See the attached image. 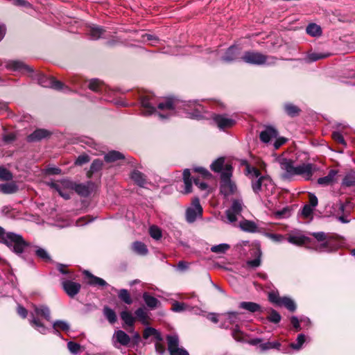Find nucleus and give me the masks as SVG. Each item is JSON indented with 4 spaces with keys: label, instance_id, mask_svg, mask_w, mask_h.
<instances>
[{
    "label": "nucleus",
    "instance_id": "1",
    "mask_svg": "<svg viewBox=\"0 0 355 355\" xmlns=\"http://www.w3.org/2000/svg\"><path fill=\"white\" fill-rule=\"evenodd\" d=\"M276 162L279 165L280 178L284 180H291L295 175H300L305 180H311L317 168L314 164L304 163L295 166L294 161L284 157H279Z\"/></svg>",
    "mask_w": 355,
    "mask_h": 355
},
{
    "label": "nucleus",
    "instance_id": "2",
    "mask_svg": "<svg viewBox=\"0 0 355 355\" xmlns=\"http://www.w3.org/2000/svg\"><path fill=\"white\" fill-rule=\"evenodd\" d=\"M155 101V98L150 96H144L141 98V104L144 115H150L156 112L161 119H166L175 114V110L178 107V101L172 98H166L158 103V110H156L154 106Z\"/></svg>",
    "mask_w": 355,
    "mask_h": 355
},
{
    "label": "nucleus",
    "instance_id": "3",
    "mask_svg": "<svg viewBox=\"0 0 355 355\" xmlns=\"http://www.w3.org/2000/svg\"><path fill=\"white\" fill-rule=\"evenodd\" d=\"M248 175L252 178V188L254 193L265 191L266 195L271 193L275 189L274 184L268 177L261 176L259 171L254 168L247 166Z\"/></svg>",
    "mask_w": 355,
    "mask_h": 355
},
{
    "label": "nucleus",
    "instance_id": "4",
    "mask_svg": "<svg viewBox=\"0 0 355 355\" xmlns=\"http://www.w3.org/2000/svg\"><path fill=\"white\" fill-rule=\"evenodd\" d=\"M0 242L10 248L12 247L13 252L17 254H21L25 248L29 245L21 235L6 232L1 227H0Z\"/></svg>",
    "mask_w": 355,
    "mask_h": 355
},
{
    "label": "nucleus",
    "instance_id": "5",
    "mask_svg": "<svg viewBox=\"0 0 355 355\" xmlns=\"http://www.w3.org/2000/svg\"><path fill=\"white\" fill-rule=\"evenodd\" d=\"M232 175V167L231 164L225 166L224 171L220 175L221 182L220 191L221 194L225 198H228L232 195L237 193V188L235 184L231 181L230 178Z\"/></svg>",
    "mask_w": 355,
    "mask_h": 355
},
{
    "label": "nucleus",
    "instance_id": "6",
    "mask_svg": "<svg viewBox=\"0 0 355 355\" xmlns=\"http://www.w3.org/2000/svg\"><path fill=\"white\" fill-rule=\"evenodd\" d=\"M241 59L245 63L254 65L274 64L277 60L275 57L266 55L258 51H246Z\"/></svg>",
    "mask_w": 355,
    "mask_h": 355
},
{
    "label": "nucleus",
    "instance_id": "7",
    "mask_svg": "<svg viewBox=\"0 0 355 355\" xmlns=\"http://www.w3.org/2000/svg\"><path fill=\"white\" fill-rule=\"evenodd\" d=\"M313 236L320 243L316 247V250L320 252H332L335 250L338 244L333 236L325 234L323 232H314Z\"/></svg>",
    "mask_w": 355,
    "mask_h": 355
},
{
    "label": "nucleus",
    "instance_id": "8",
    "mask_svg": "<svg viewBox=\"0 0 355 355\" xmlns=\"http://www.w3.org/2000/svg\"><path fill=\"white\" fill-rule=\"evenodd\" d=\"M5 67L8 70L27 73L31 77H33L34 72L33 69L31 66L26 64L20 60H7L5 62Z\"/></svg>",
    "mask_w": 355,
    "mask_h": 355
},
{
    "label": "nucleus",
    "instance_id": "9",
    "mask_svg": "<svg viewBox=\"0 0 355 355\" xmlns=\"http://www.w3.org/2000/svg\"><path fill=\"white\" fill-rule=\"evenodd\" d=\"M244 205L241 198L232 200V204L230 209L226 211V216L230 223L237 220V216L241 214Z\"/></svg>",
    "mask_w": 355,
    "mask_h": 355
},
{
    "label": "nucleus",
    "instance_id": "10",
    "mask_svg": "<svg viewBox=\"0 0 355 355\" xmlns=\"http://www.w3.org/2000/svg\"><path fill=\"white\" fill-rule=\"evenodd\" d=\"M166 340L168 342V349L171 355H189L186 349L179 347L178 336H168Z\"/></svg>",
    "mask_w": 355,
    "mask_h": 355
},
{
    "label": "nucleus",
    "instance_id": "11",
    "mask_svg": "<svg viewBox=\"0 0 355 355\" xmlns=\"http://www.w3.org/2000/svg\"><path fill=\"white\" fill-rule=\"evenodd\" d=\"M202 213V208L200 204V200L198 198L193 200L191 207L187 208L186 211V218L187 222H194L198 216H201Z\"/></svg>",
    "mask_w": 355,
    "mask_h": 355
},
{
    "label": "nucleus",
    "instance_id": "12",
    "mask_svg": "<svg viewBox=\"0 0 355 355\" xmlns=\"http://www.w3.org/2000/svg\"><path fill=\"white\" fill-rule=\"evenodd\" d=\"M37 82L44 87L53 88L56 90H61L64 85L62 83L55 80L53 77H48L44 74H37Z\"/></svg>",
    "mask_w": 355,
    "mask_h": 355
},
{
    "label": "nucleus",
    "instance_id": "13",
    "mask_svg": "<svg viewBox=\"0 0 355 355\" xmlns=\"http://www.w3.org/2000/svg\"><path fill=\"white\" fill-rule=\"evenodd\" d=\"M61 284L65 293L71 297H73L75 295H76L79 293L81 288V286L79 283L74 282L64 278L61 279Z\"/></svg>",
    "mask_w": 355,
    "mask_h": 355
},
{
    "label": "nucleus",
    "instance_id": "14",
    "mask_svg": "<svg viewBox=\"0 0 355 355\" xmlns=\"http://www.w3.org/2000/svg\"><path fill=\"white\" fill-rule=\"evenodd\" d=\"M287 241L293 245H302L309 241V238L305 236L302 232L299 230H293L287 234Z\"/></svg>",
    "mask_w": 355,
    "mask_h": 355
},
{
    "label": "nucleus",
    "instance_id": "15",
    "mask_svg": "<svg viewBox=\"0 0 355 355\" xmlns=\"http://www.w3.org/2000/svg\"><path fill=\"white\" fill-rule=\"evenodd\" d=\"M213 119L221 130L231 128L235 124V121L226 115H215Z\"/></svg>",
    "mask_w": 355,
    "mask_h": 355
},
{
    "label": "nucleus",
    "instance_id": "16",
    "mask_svg": "<svg viewBox=\"0 0 355 355\" xmlns=\"http://www.w3.org/2000/svg\"><path fill=\"white\" fill-rule=\"evenodd\" d=\"M33 311L31 313V319L37 318V317L40 316L48 321L51 320L50 310L47 306L44 305H33Z\"/></svg>",
    "mask_w": 355,
    "mask_h": 355
},
{
    "label": "nucleus",
    "instance_id": "17",
    "mask_svg": "<svg viewBox=\"0 0 355 355\" xmlns=\"http://www.w3.org/2000/svg\"><path fill=\"white\" fill-rule=\"evenodd\" d=\"M106 32L105 29L94 24L89 26L87 29V34L92 40H94L101 37H105L107 36Z\"/></svg>",
    "mask_w": 355,
    "mask_h": 355
},
{
    "label": "nucleus",
    "instance_id": "18",
    "mask_svg": "<svg viewBox=\"0 0 355 355\" xmlns=\"http://www.w3.org/2000/svg\"><path fill=\"white\" fill-rule=\"evenodd\" d=\"M278 132L276 129L272 127H267L264 130L261 131L259 137L262 142L268 143L270 140L277 138Z\"/></svg>",
    "mask_w": 355,
    "mask_h": 355
},
{
    "label": "nucleus",
    "instance_id": "19",
    "mask_svg": "<svg viewBox=\"0 0 355 355\" xmlns=\"http://www.w3.org/2000/svg\"><path fill=\"white\" fill-rule=\"evenodd\" d=\"M92 187L93 183L91 182H88L87 184H76L73 189L79 195L83 196H87L91 193Z\"/></svg>",
    "mask_w": 355,
    "mask_h": 355
},
{
    "label": "nucleus",
    "instance_id": "20",
    "mask_svg": "<svg viewBox=\"0 0 355 355\" xmlns=\"http://www.w3.org/2000/svg\"><path fill=\"white\" fill-rule=\"evenodd\" d=\"M336 171L331 170L327 176L320 178L318 180V183L322 186H328L333 184L336 182Z\"/></svg>",
    "mask_w": 355,
    "mask_h": 355
},
{
    "label": "nucleus",
    "instance_id": "21",
    "mask_svg": "<svg viewBox=\"0 0 355 355\" xmlns=\"http://www.w3.org/2000/svg\"><path fill=\"white\" fill-rule=\"evenodd\" d=\"M49 132L44 129H37L28 137V141H37L47 137Z\"/></svg>",
    "mask_w": 355,
    "mask_h": 355
},
{
    "label": "nucleus",
    "instance_id": "22",
    "mask_svg": "<svg viewBox=\"0 0 355 355\" xmlns=\"http://www.w3.org/2000/svg\"><path fill=\"white\" fill-rule=\"evenodd\" d=\"M229 164L228 163H225V158L224 157H219L217 159H216L213 163L211 164L210 168L211 169L215 172V173H222L224 171L225 166Z\"/></svg>",
    "mask_w": 355,
    "mask_h": 355
},
{
    "label": "nucleus",
    "instance_id": "23",
    "mask_svg": "<svg viewBox=\"0 0 355 355\" xmlns=\"http://www.w3.org/2000/svg\"><path fill=\"white\" fill-rule=\"evenodd\" d=\"M114 338L121 345H127L130 341V336L122 330L116 331L114 334Z\"/></svg>",
    "mask_w": 355,
    "mask_h": 355
},
{
    "label": "nucleus",
    "instance_id": "24",
    "mask_svg": "<svg viewBox=\"0 0 355 355\" xmlns=\"http://www.w3.org/2000/svg\"><path fill=\"white\" fill-rule=\"evenodd\" d=\"M239 54V49L236 46L230 47L223 57V60L225 62H230L236 59Z\"/></svg>",
    "mask_w": 355,
    "mask_h": 355
},
{
    "label": "nucleus",
    "instance_id": "25",
    "mask_svg": "<svg viewBox=\"0 0 355 355\" xmlns=\"http://www.w3.org/2000/svg\"><path fill=\"white\" fill-rule=\"evenodd\" d=\"M105 162L110 163L119 159H123L125 156L119 151L112 150L108 152L104 157Z\"/></svg>",
    "mask_w": 355,
    "mask_h": 355
},
{
    "label": "nucleus",
    "instance_id": "26",
    "mask_svg": "<svg viewBox=\"0 0 355 355\" xmlns=\"http://www.w3.org/2000/svg\"><path fill=\"white\" fill-rule=\"evenodd\" d=\"M86 275L89 278L88 281V284L92 286H105L107 285V282L98 277H96L89 272H85Z\"/></svg>",
    "mask_w": 355,
    "mask_h": 355
},
{
    "label": "nucleus",
    "instance_id": "27",
    "mask_svg": "<svg viewBox=\"0 0 355 355\" xmlns=\"http://www.w3.org/2000/svg\"><path fill=\"white\" fill-rule=\"evenodd\" d=\"M239 307L252 313L259 311L261 309V307L258 304L252 302H241Z\"/></svg>",
    "mask_w": 355,
    "mask_h": 355
},
{
    "label": "nucleus",
    "instance_id": "28",
    "mask_svg": "<svg viewBox=\"0 0 355 355\" xmlns=\"http://www.w3.org/2000/svg\"><path fill=\"white\" fill-rule=\"evenodd\" d=\"M132 180L139 186L144 187L146 182L144 175L138 171H134L131 174Z\"/></svg>",
    "mask_w": 355,
    "mask_h": 355
},
{
    "label": "nucleus",
    "instance_id": "29",
    "mask_svg": "<svg viewBox=\"0 0 355 355\" xmlns=\"http://www.w3.org/2000/svg\"><path fill=\"white\" fill-rule=\"evenodd\" d=\"M132 248L134 252L140 255H146L148 253L146 245L140 241L134 242Z\"/></svg>",
    "mask_w": 355,
    "mask_h": 355
},
{
    "label": "nucleus",
    "instance_id": "30",
    "mask_svg": "<svg viewBox=\"0 0 355 355\" xmlns=\"http://www.w3.org/2000/svg\"><path fill=\"white\" fill-rule=\"evenodd\" d=\"M190 176L191 173L189 169H185L183 171V180L185 185V193H189L191 191L192 181Z\"/></svg>",
    "mask_w": 355,
    "mask_h": 355
},
{
    "label": "nucleus",
    "instance_id": "31",
    "mask_svg": "<svg viewBox=\"0 0 355 355\" xmlns=\"http://www.w3.org/2000/svg\"><path fill=\"white\" fill-rule=\"evenodd\" d=\"M143 299L146 305L150 309L156 308L158 304L159 303V300L157 298L150 295L148 293H144Z\"/></svg>",
    "mask_w": 355,
    "mask_h": 355
},
{
    "label": "nucleus",
    "instance_id": "32",
    "mask_svg": "<svg viewBox=\"0 0 355 355\" xmlns=\"http://www.w3.org/2000/svg\"><path fill=\"white\" fill-rule=\"evenodd\" d=\"M1 192L6 194H10L17 192L18 187L13 182L1 184Z\"/></svg>",
    "mask_w": 355,
    "mask_h": 355
},
{
    "label": "nucleus",
    "instance_id": "33",
    "mask_svg": "<svg viewBox=\"0 0 355 355\" xmlns=\"http://www.w3.org/2000/svg\"><path fill=\"white\" fill-rule=\"evenodd\" d=\"M53 328L54 329L55 332H58V329L67 332L70 329V326L66 321L56 320L53 324Z\"/></svg>",
    "mask_w": 355,
    "mask_h": 355
},
{
    "label": "nucleus",
    "instance_id": "34",
    "mask_svg": "<svg viewBox=\"0 0 355 355\" xmlns=\"http://www.w3.org/2000/svg\"><path fill=\"white\" fill-rule=\"evenodd\" d=\"M306 33L311 36L317 37L321 35L322 30L320 26L311 24L306 27Z\"/></svg>",
    "mask_w": 355,
    "mask_h": 355
},
{
    "label": "nucleus",
    "instance_id": "35",
    "mask_svg": "<svg viewBox=\"0 0 355 355\" xmlns=\"http://www.w3.org/2000/svg\"><path fill=\"white\" fill-rule=\"evenodd\" d=\"M30 322L41 334H46L47 333L48 329L37 318L31 319Z\"/></svg>",
    "mask_w": 355,
    "mask_h": 355
},
{
    "label": "nucleus",
    "instance_id": "36",
    "mask_svg": "<svg viewBox=\"0 0 355 355\" xmlns=\"http://www.w3.org/2000/svg\"><path fill=\"white\" fill-rule=\"evenodd\" d=\"M103 166V162L100 159H95L93 161L89 171L87 172V175L88 178H91L94 173H96L101 169Z\"/></svg>",
    "mask_w": 355,
    "mask_h": 355
},
{
    "label": "nucleus",
    "instance_id": "37",
    "mask_svg": "<svg viewBox=\"0 0 355 355\" xmlns=\"http://www.w3.org/2000/svg\"><path fill=\"white\" fill-rule=\"evenodd\" d=\"M49 184L51 188L55 189L58 192L59 195L60 196H62L63 198H64V199L70 198L69 192L65 191V189H63L61 187V186L60 184H58V183L51 182Z\"/></svg>",
    "mask_w": 355,
    "mask_h": 355
},
{
    "label": "nucleus",
    "instance_id": "38",
    "mask_svg": "<svg viewBox=\"0 0 355 355\" xmlns=\"http://www.w3.org/2000/svg\"><path fill=\"white\" fill-rule=\"evenodd\" d=\"M240 227L243 231L254 232L256 231L257 227L256 224L250 220H244L240 223Z\"/></svg>",
    "mask_w": 355,
    "mask_h": 355
},
{
    "label": "nucleus",
    "instance_id": "39",
    "mask_svg": "<svg viewBox=\"0 0 355 355\" xmlns=\"http://www.w3.org/2000/svg\"><path fill=\"white\" fill-rule=\"evenodd\" d=\"M103 314L107 320L113 324L116 320V315L115 312L108 306H105L103 309Z\"/></svg>",
    "mask_w": 355,
    "mask_h": 355
},
{
    "label": "nucleus",
    "instance_id": "40",
    "mask_svg": "<svg viewBox=\"0 0 355 355\" xmlns=\"http://www.w3.org/2000/svg\"><path fill=\"white\" fill-rule=\"evenodd\" d=\"M279 306H284L291 311H294L296 306L293 300L287 297H282L280 304Z\"/></svg>",
    "mask_w": 355,
    "mask_h": 355
},
{
    "label": "nucleus",
    "instance_id": "41",
    "mask_svg": "<svg viewBox=\"0 0 355 355\" xmlns=\"http://www.w3.org/2000/svg\"><path fill=\"white\" fill-rule=\"evenodd\" d=\"M151 336H155V337L159 341H162V338L161 337V335L154 328L148 327L146 328L144 331L143 336L144 338H148Z\"/></svg>",
    "mask_w": 355,
    "mask_h": 355
},
{
    "label": "nucleus",
    "instance_id": "42",
    "mask_svg": "<svg viewBox=\"0 0 355 355\" xmlns=\"http://www.w3.org/2000/svg\"><path fill=\"white\" fill-rule=\"evenodd\" d=\"M118 296L121 301L127 304H131L132 303L130 293L126 289H121L118 293Z\"/></svg>",
    "mask_w": 355,
    "mask_h": 355
},
{
    "label": "nucleus",
    "instance_id": "43",
    "mask_svg": "<svg viewBox=\"0 0 355 355\" xmlns=\"http://www.w3.org/2000/svg\"><path fill=\"white\" fill-rule=\"evenodd\" d=\"M103 85L98 79H92L89 81V88L94 92H101Z\"/></svg>",
    "mask_w": 355,
    "mask_h": 355
},
{
    "label": "nucleus",
    "instance_id": "44",
    "mask_svg": "<svg viewBox=\"0 0 355 355\" xmlns=\"http://www.w3.org/2000/svg\"><path fill=\"white\" fill-rule=\"evenodd\" d=\"M121 318L124 321V322L128 325L132 327L135 322V318L131 314V313L124 311L121 313Z\"/></svg>",
    "mask_w": 355,
    "mask_h": 355
},
{
    "label": "nucleus",
    "instance_id": "45",
    "mask_svg": "<svg viewBox=\"0 0 355 355\" xmlns=\"http://www.w3.org/2000/svg\"><path fill=\"white\" fill-rule=\"evenodd\" d=\"M284 110H285L286 112L291 116L297 115L300 112V109L297 106H295L291 103L285 104Z\"/></svg>",
    "mask_w": 355,
    "mask_h": 355
},
{
    "label": "nucleus",
    "instance_id": "46",
    "mask_svg": "<svg viewBox=\"0 0 355 355\" xmlns=\"http://www.w3.org/2000/svg\"><path fill=\"white\" fill-rule=\"evenodd\" d=\"M329 55V53H309L307 56V60L309 62H315L320 59H323L327 58Z\"/></svg>",
    "mask_w": 355,
    "mask_h": 355
},
{
    "label": "nucleus",
    "instance_id": "47",
    "mask_svg": "<svg viewBox=\"0 0 355 355\" xmlns=\"http://www.w3.org/2000/svg\"><path fill=\"white\" fill-rule=\"evenodd\" d=\"M230 245L226 243H221L219 245H214L211 248V251L215 253H225L229 250Z\"/></svg>",
    "mask_w": 355,
    "mask_h": 355
},
{
    "label": "nucleus",
    "instance_id": "48",
    "mask_svg": "<svg viewBox=\"0 0 355 355\" xmlns=\"http://www.w3.org/2000/svg\"><path fill=\"white\" fill-rule=\"evenodd\" d=\"M226 319L228 320L230 324H236L240 321L239 313L237 312H230L226 315Z\"/></svg>",
    "mask_w": 355,
    "mask_h": 355
},
{
    "label": "nucleus",
    "instance_id": "49",
    "mask_svg": "<svg viewBox=\"0 0 355 355\" xmlns=\"http://www.w3.org/2000/svg\"><path fill=\"white\" fill-rule=\"evenodd\" d=\"M304 342H305L304 335L300 334V335H298V336L297 338L296 343H291V347L295 350H299L301 349V347Z\"/></svg>",
    "mask_w": 355,
    "mask_h": 355
},
{
    "label": "nucleus",
    "instance_id": "50",
    "mask_svg": "<svg viewBox=\"0 0 355 355\" xmlns=\"http://www.w3.org/2000/svg\"><path fill=\"white\" fill-rule=\"evenodd\" d=\"M36 255L44 261H50L51 257L47 251L43 248H38L35 252Z\"/></svg>",
    "mask_w": 355,
    "mask_h": 355
},
{
    "label": "nucleus",
    "instance_id": "51",
    "mask_svg": "<svg viewBox=\"0 0 355 355\" xmlns=\"http://www.w3.org/2000/svg\"><path fill=\"white\" fill-rule=\"evenodd\" d=\"M189 306L183 302H175L173 304L172 310L175 312H181L188 310Z\"/></svg>",
    "mask_w": 355,
    "mask_h": 355
},
{
    "label": "nucleus",
    "instance_id": "52",
    "mask_svg": "<svg viewBox=\"0 0 355 355\" xmlns=\"http://www.w3.org/2000/svg\"><path fill=\"white\" fill-rule=\"evenodd\" d=\"M149 232L150 236L156 240H159L162 237V232L157 226H151Z\"/></svg>",
    "mask_w": 355,
    "mask_h": 355
},
{
    "label": "nucleus",
    "instance_id": "53",
    "mask_svg": "<svg viewBox=\"0 0 355 355\" xmlns=\"http://www.w3.org/2000/svg\"><path fill=\"white\" fill-rule=\"evenodd\" d=\"M12 179V173L6 168L3 167H0V180L8 181Z\"/></svg>",
    "mask_w": 355,
    "mask_h": 355
},
{
    "label": "nucleus",
    "instance_id": "54",
    "mask_svg": "<svg viewBox=\"0 0 355 355\" xmlns=\"http://www.w3.org/2000/svg\"><path fill=\"white\" fill-rule=\"evenodd\" d=\"M257 253L258 254L257 257L255 259L247 261V265L248 266H251L252 268H257V267L260 266V264H261V252L258 249L257 250Z\"/></svg>",
    "mask_w": 355,
    "mask_h": 355
},
{
    "label": "nucleus",
    "instance_id": "55",
    "mask_svg": "<svg viewBox=\"0 0 355 355\" xmlns=\"http://www.w3.org/2000/svg\"><path fill=\"white\" fill-rule=\"evenodd\" d=\"M274 215L277 218H287L290 216V209L288 207H284L282 210L275 211Z\"/></svg>",
    "mask_w": 355,
    "mask_h": 355
},
{
    "label": "nucleus",
    "instance_id": "56",
    "mask_svg": "<svg viewBox=\"0 0 355 355\" xmlns=\"http://www.w3.org/2000/svg\"><path fill=\"white\" fill-rule=\"evenodd\" d=\"M135 314L137 317L142 322V323L145 324L147 320V313L143 308H139L136 311Z\"/></svg>",
    "mask_w": 355,
    "mask_h": 355
},
{
    "label": "nucleus",
    "instance_id": "57",
    "mask_svg": "<svg viewBox=\"0 0 355 355\" xmlns=\"http://www.w3.org/2000/svg\"><path fill=\"white\" fill-rule=\"evenodd\" d=\"M90 161L89 155L86 154L80 155L78 157L75 162V164L77 166H82Z\"/></svg>",
    "mask_w": 355,
    "mask_h": 355
},
{
    "label": "nucleus",
    "instance_id": "58",
    "mask_svg": "<svg viewBox=\"0 0 355 355\" xmlns=\"http://www.w3.org/2000/svg\"><path fill=\"white\" fill-rule=\"evenodd\" d=\"M194 171L199 173L200 175L205 179H209L212 176V175L207 169L202 167L195 168Z\"/></svg>",
    "mask_w": 355,
    "mask_h": 355
},
{
    "label": "nucleus",
    "instance_id": "59",
    "mask_svg": "<svg viewBox=\"0 0 355 355\" xmlns=\"http://www.w3.org/2000/svg\"><path fill=\"white\" fill-rule=\"evenodd\" d=\"M268 318L272 322L278 323L281 320V315L276 311L272 310Z\"/></svg>",
    "mask_w": 355,
    "mask_h": 355
},
{
    "label": "nucleus",
    "instance_id": "60",
    "mask_svg": "<svg viewBox=\"0 0 355 355\" xmlns=\"http://www.w3.org/2000/svg\"><path fill=\"white\" fill-rule=\"evenodd\" d=\"M268 297H269V300L271 302H272L278 306L280 304L281 300H282V297H279V295L276 293H269Z\"/></svg>",
    "mask_w": 355,
    "mask_h": 355
},
{
    "label": "nucleus",
    "instance_id": "61",
    "mask_svg": "<svg viewBox=\"0 0 355 355\" xmlns=\"http://www.w3.org/2000/svg\"><path fill=\"white\" fill-rule=\"evenodd\" d=\"M67 347H68L69 350L72 354H77L79 352L80 348V345H78V343L71 342V341H70L67 343Z\"/></svg>",
    "mask_w": 355,
    "mask_h": 355
},
{
    "label": "nucleus",
    "instance_id": "62",
    "mask_svg": "<svg viewBox=\"0 0 355 355\" xmlns=\"http://www.w3.org/2000/svg\"><path fill=\"white\" fill-rule=\"evenodd\" d=\"M143 40L145 42H149L152 45H155L158 42V39L155 35L150 34L144 35Z\"/></svg>",
    "mask_w": 355,
    "mask_h": 355
},
{
    "label": "nucleus",
    "instance_id": "63",
    "mask_svg": "<svg viewBox=\"0 0 355 355\" xmlns=\"http://www.w3.org/2000/svg\"><path fill=\"white\" fill-rule=\"evenodd\" d=\"M280 346V344L277 342H268L261 345L262 349L266 350L268 349L272 348H278Z\"/></svg>",
    "mask_w": 355,
    "mask_h": 355
},
{
    "label": "nucleus",
    "instance_id": "64",
    "mask_svg": "<svg viewBox=\"0 0 355 355\" xmlns=\"http://www.w3.org/2000/svg\"><path fill=\"white\" fill-rule=\"evenodd\" d=\"M60 184L63 187V189H73L76 184L67 179H63L60 181Z\"/></svg>",
    "mask_w": 355,
    "mask_h": 355
}]
</instances>
